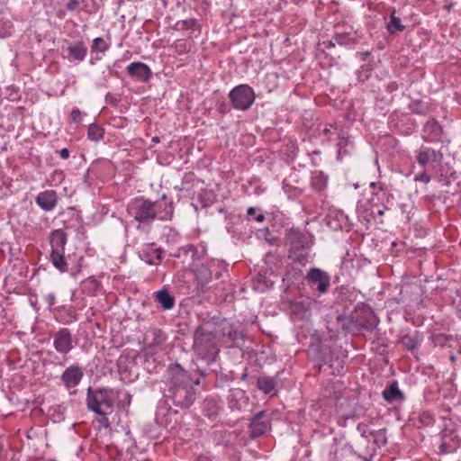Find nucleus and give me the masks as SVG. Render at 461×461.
Wrapping results in <instances>:
<instances>
[{
    "label": "nucleus",
    "instance_id": "obj_22",
    "mask_svg": "<svg viewBox=\"0 0 461 461\" xmlns=\"http://www.w3.org/2000/svg\"><path fill=\"white\" fill-rule=\"evenodd\" d=\"M107 411H104V413L99 414L100 418L98 419V422L102 424L104 428L108 429L110 428V422L108 418L106 417Z\"/></svg>",
    "mask_w": 461,
    "mask_h": 461
},
{
    "label": "nucleus",
    "instance_id": "obj_31",
    "mask_svg": "<svg viewBox=\"0 0 461 461\" xmlns=\"http://www.w3.org/2000/svg\"><path fill=\"white\" fill-rule=\"evenodd\" d=\"M449 358L452 362L456 361V357L454 355H451Z\"/></svg>",
    "mask_w": 461,
    "mask_h": 461
},
{
    "label": "nucleus",
    "instance_id": "obj_27",
    "mask_svg": "<svg viewBox=\"0 0 461 461\" xmlns=\"http://www.w3.org/2000/svg\"><path fill=\"white\" fill-rule=\"evenodd\" d=\"M59 154L63 159H67L69 157V151L68 149H61Z\"/></svg>",
    "mask_w": 461,
    "mask_h": 461
},
{
    "label": "nucleus",
    "instance_id": "obj_21",
    "mask_svg": "<svg viewBox=\"0 0 461 461\" xmlns=\"http://www.w3.org/2000/svg\"><path fill=\"white\" fill-rule=\"evenodd\" d=\"M92 48L95 51L104 52L107 49V44L103 38H95Z\"/></svg>",
    "mask_w": 461,
    "mask_h": 461
},
{
    "label": "nucleus",
    "instance_id": "obj_26",
    "mask_svg": "<svg viewBox=\"0 0 461 461\" xmlns=\"http://www.w3.org/2000/svg\"><path fill=\"white\" fill-rule=\"evenodd\" d=\"M79 5V2L78 0H70L68 3V9L69 10H75Z\"/></svg>",
    "mask_w": 461,
    "mask_h": 461
},
{
    "label": "nucleus",
    "instance_id": "obj_24",
    "mask_svg": "<svg viewBox=\"0 0 461 461\" xmlns=\"http://www.w3.org/2000/svg\"><path fill=\"white\" fill-rule=\"evenodd\" d=\"M200 271L203 281H208L209 279H211L212 274L206 267L202 266Z\"/></svg>",
    "mask_w": 461,
    "mask_h": 461
},
{
    "label": "nucleus",
    "instance_id": "obj_11",
    "mask_svg": "<svg viewBox=\"0 0 461 461\" xmlns=\"http://www.w3.org/2000/svg\"><path fill=\"white\" fill-rule=\"evenodd\" d=\"M128 72L140 81H147L151 76L150 68L144 63L133 62L128 67Z\"/></svg>",
    "mask_w": 461,
    "mask_h": 461
},
{
    "label": "nucleus",
    "instance_id": "obj_9",
    "mask_svg": "<svg viewBox=\"0 0 461 461\" xmlns=\"http://www.w3.org/2000/svg\"><path fill=\"white\" fill-rule=\"evenodd\" d=\"M266 418L264 411L258 412L250 423V434L252 437L257 438L263 435L268 429V421Z\"/></svg>",
    "mask_w": 461,
    "mask_h": 461
},
{
    "label": "nucleus",
    "instance_id": "obj_18",
    "mask_svg": "<svg viewBox=\"0 0 461 461\" xmlns=\"http://www.w3.org/2000/svg\"><path fill=\"white\" fill-rule=\"evenodd\" d=\"M404 25L402 24L401 19L395 15V11L391 14L390 22L387 24V29L391 33L402 32L404 30Z\"/></svg>",
    "mask_w": 461,
    "mask_h": 461
},
{
    "label": "nucleus",
    "instance_id": "obj_7",
    "mask_svg": "<svg viewBox=\"0 0 461 461\" xmlns=\"http://www.w3.org/2000/svg\"><path fill=\"white\" fill-rule=\"evenodd\" d=\"M307 278L311 283L317 285V289L321 293L326 292L330 285L329 276L318 268L311 269L307 275Z\"/></svg>",
    "mask_w": 461,
    "mask_h": 461
},
{
    "label": "nucleus",
    "instance_id": "obj_12",
    "mask_svg": "<svg viewBox=\"0 0 461 461\" xmlns=\"http://www.w3.org/2000/svg\"><path fill=\"white\" fill-rule=\"evenodd\" d=\"M173 397L177 404L185 408H188L195 399L194 393L188 388L177 389L176 392H173Z\"/></svg>",
    "mask_w": 461,
    "mask_h": 461
},
{
    "label": "nucleus",
    "instance_id": "obj_28",
    "mask_svg": "<svg viewBox=\"0 0 461 461\" xmlns=\"http://www.w3.org/2000/svg\"><path fill=\"white\" fill-rule=\"evenodd\" d=\"M265 219V216L263 214H258L256 218V220L258 221V222H261L263 221Z\"/></svg>",
    "mask_w": 461,
    "mask_h": 461
},
{
    "label": "nucleus",
    "instance_id": "obj_25",
    "mask_svg": "<svg viewBox=\"0 0 461 461\" xmlns=\"http://www.w3.org/2000/svg\"><path fill=\"white\" fill-rule=\"evenodd\" d=\"M440 449L442 453H447L451 451L453 449V447L446 439H444V441L440 445Z\"/></svg>",
    "mask_w": 461,
    "mask_h": 461
},
{
    "label": "nucleus",
    "instance_id": "obj_13",
    "mask_svg": "<svg viewBox=\"0 0 461 461\" xmlns=\"http://www.w3.org/2000/svg\"><path fill=\"white\" fill-rule=\"evenodd\" d=\"M36 202L42 209L50 211L56 205V193L52 190L40 193L36 198Z\"/></svg>",
    "mask_w": 461,
    "mask_h": 461
},
{
    "label": "nucleus",
    "instance_id": "obj_6",
    "mask_svg": "<svg viewBox=\"0 0 461 461\" xmlns=\"http://www.w3.org/2000/svg\"><path fill=\"white\" fill-rule=\"evenodd\" d=\"M54 348L62 354L68 353L73 348L72 336L68 329L59 330L54 336Z\"/></svg>",
    "mask_w": 461,
    "mask_h": 461
},
{
    "label": "nucleus",
    "instance_id": "obj_1",
    "mask_svg": "<svg viewBox=\"0 0 461 461\" xmlns=\"http://www.w3.org/2000/svg\"><path fill=\"white\" fill-rule=\"evenodd\" d=\"M193 349L202 359L207 362L214 361L219 353L216 334L198 328L194 334Z\"/></svg>",
    "mask_w": 461,
    "mask_h": 461
},
{
    "label": "nucleus",
    "instance_id": "obj_15",
    "mask_svg": "<svg viewBox=\"0 0 461 461\" xmlns=\"http://www.w3.org/2000/svg\"><path fill=\"white\" fill-rule=\"evenodd\" d=\"M258 387L265 393H275L276 382L270 377H261L258 380Z\"/></svg>",
    "mask_w": 461,
    "mask_h": 461
},
{
    "label": "nucleus",
    "instance_id": "obj_19",
    "mask_svg": "<svg viewBox=\"0 0 461 461\" xmlns=\"http://www.w3.org/2000/svg\"><path fill=\"white\" fill-rule=\"evenodd\" d=\"M383 395L388 402H392L398 396H401V392L398 388L397 383H393L386 390L383 392Z\"/></svg>",
    "mask_w": 461,
    "mask_h": 461
},
{
    "label": "nucleus",
    "instance_id": "obj_34",
    "mask_svg": "<svg viewBox=\"0 0 461 461\" xmlns=\"http://www.w3.org/2000/svg\"><path fill=\"white\" fill-rule=\"evenodd\" d=\"M458 352H459V353L461 354V347L459 348V350H458Z\"/></svg>",
    "mask_w": 461,
    "mask_h": 461
},
{
    "label": "nucleus",
    "instance_id": "obj_32",
    "mask_svg": "<svg viewBox=\"0 0 461 461\" xmlns=\"http://www.w3.org/2000/svg\"><path fill=\"white\" fill-rule=\"evenodd\" d=\"M377 213H378L379 215H383V214H384V211H382V210H378Z\"/></svg>",
    "mask_w": 461,
    "mask_h": 461
},
{
    "label": "nucleus",
    "instance_id": "obj_10",
    "mask_svg": "<svg viewBox=\"0 0 461 461\" xmlns=\"http://www.w3.org/2000/svg\"><path fill=\"white\" fill-rule=\"evenodd\" d=\"M443 158L442 153L430 149H424L418 154L417 160L420 165L425 166L428 163L438 165Z\"/></svg>",
    "mask_w": 461,
    "mask_h": 461
},
{
    "label": "nucleus",
    "instance_id": "obj_20",
    "mask_svg": "<svg viewBox=\"0 0 461 461\" xmlns=\"http://www.w3.org/2000/svg\"><path fill=\"white\" fill-rule=\"evenodd\" d=\"M104 131L99 126L92 124L88 128V137L92 140H99L103 138Z\"/></svg>",
    "mask_w": 461,
    "mask_h": 461
},
{
    "label": "nucleus",
    "instance_id": "obj_2",
    "mask_svg": "<svg viewBox=\"0 0 461 461\" xmlns=\"http://www.w3.org/2000/svg\"><path fill=\"white\" fill-rule=\"evenodd\" d=\"M87 406L97 414L112 410L113 406V393L107 389L87 390Z\"/></svg>",
    "mask_w": 461,
    "mask_h": 461
},
{
    "label": "nucleus",
    "instance_id": "obj_16",
    "mask_svg": "<svg viewBox=\"0 0 461 461\" xmlns=\"http://www.w3.org/2000/svg\"><path fill=\"white\" fill-rule=\"evenodd\" d=\"M69 55L75 60H83L86 54V48L82 43H77L68 49Z\"/></svg>",
    "mask_w": 461,
    "mask_h": 461
},
{
    "label": "nucleus",
    "instance_id": "obj_8",
    "mask_svg": "<svg viewBox=\"0 0 461 461\" xmlns=\"http://www.w3.org/2000/svg\"><path fill=\"white\" fill-rule=\"evenodd\" d=\"M83 377V371L78 366H69L61 375V379L68 389L77 386Z\"/></svg>",
    "mask_w": 461,
    "mask_h": 461
},
{
    "label": "nucleus",
    "instance_id": "obj_14",
    "mask_svg": "<svg viewBox=\"0 0 461 461\" xmlns=\"http://www.w3.org/2000/svg\"><path fill=\"white\" fill-rule=\"evenodd\" d=\"M171 384L174 386V392H176L177 389L187 388L188 376L183 369L176 366L171 370Z\"/></svg>",
    "mask_w": 461,
    "mask_h": 461
},
{
    "label": "nucleus",
    "instance_id": "obj_23",
    "mask_svg": "<svg viewBox=\"0 0 461 461\" xmlns=\"http://www.w3.org/2000/svg\"><path fill=\"white\" fill-rule=\"evenodd\" d=\"M70 118L73 122H78L81 119V113L77 109L72 110L70 113Z\"/></svg>",
    "mask_w": 461,
    "mask_h": 461
},
{
    "label": "nucleus",
    "instance_id": "obj_3",
    "mask_svg": "<svg viewBox=\"0 0 461 461\" xmlns=\"http://www.w3.org/2000/svg\"><path fill=\"white\" fill-rule=\"evenodd\" d=\"M67 243V236L62 230H56L50 236L51 254L50 258L52 264L60 271L67 270V263L64 258L65 245Z\"/></svg>",
    "mask_w": 461,
    "mask_h": 461
},
{
    "label": "nucleus",
    "instance_id": "obj_17",
    "mask_svg": "<svg viewBox=\"0 0 461 461\" xmlns=\"http://www.w3.org/2000/svg\"><path fill=\"white\" fill-rule=\"evenodd\" d=\"M157 300L164 309L169 310L174 306V298L166 290H161L157 294Z\"/></svg>",
    "mask_w": 461,
    "mask_h": 461
},
{
    "label": "nucleus",
    "instance_id": "obj_33",
    "mask_svg": "<svg viewBox=\"0 0 461 461\" xmlns=\"http://www.w3.org/2000/svg\"><path fill=\"white\" fill-rule=\"evenodd\" d=\"M370 186H371L372 188H374V187L375 186V183H374V182H373V183H371V184H370Z\"/></svg>",
    "mask_w": 461,
    "mask_h": 461
},
{
    "label": "nucleus",
    "instance_id": "obj_29",
    "mask_svg": "<svg viewBox=\"0 0 461 461\" xmlns=\"http://www.w3.org/2000/svg\"><path fill=\"white\" fill-rule=\"evenodd\" d=\"M247 213H248V215H253L255 213V208H253V207L249 208Z\"/></svg>",
    "mask_w": 461,
    "mask_h": 461
},
{
    "label": "nucleus",
    "instance_id": "obj_5",
    "mask_svg": "<svg viewBox=\"0 0 461 461\" xmlns=\"http://www.w3.org/2000/svg\"><path fill=\"white\" fill-rule=\"evenodd\" d=\"M130 209L134 211V218L140 222L156 218L155 203L149 200L136 199Z\"/></svg>",
    "mask_w": 461,
    "mask_h": 461
},
{
    "label": "nucleus",
    "instance_id": "obj_30",
    "mask_svg": "<svg viewBox=\"0 0 461 461\" xmlns=\"http://www.w3.org/2000/svg\"><path fill=\"white\" fill-rule=\"evenodd\" d=\"M48 298H49L50 304H53L54 303V295L53 294H50L48 296Z\"/></svg>",
    "mask_w": 461,
    "mask_h": 461
},
{
    "label": "nucleus",
    "instance_id": "obj_4",
    "mask_svg": "<svg viewBox=\"0 0 461 461\" xmlns=\"http://www.w3.org/2000/svg\"><path fill=\"white\" fill-rule=\"evenodd\" d=\"M230 98L234 108L247 110L253 104L255 95L251 87L247 85H240L230 91Z\"/></svg>",
    "mask_w": 461,
    "mask_h": 461
}]
</instances>
